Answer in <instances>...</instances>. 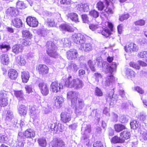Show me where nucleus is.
I'll return each mask as SVG.
<instances>
[{
  "instance_id": "1",
  "label": "nucleus",
  "mask_w": 147,
  "mask_h": 147,
  "mask_svg": "<svg viewBox=\"0 0 147 147\" xmlns=\"http://www.w3.org/2000/svg\"><path fill=\"white\" fill-rule=\"evenodd\" d=\"M90 28L93 31H96L101 34L106 38L109 37L111 34V32L114 30V25L112 22L106 21L102 23V27L97 24H90Z\"/></svg>"
},
{
  "instance_id": "2",
  "label": "nucleus",
  "mask_w": 147,
  "mask_h": 147,
  "mask_svg": "<svg viewBox=\"0 0 147 147\" xmlns=\"http://www.w3.org/2000/svg\"><path fill=\"white\" fill-rule=\"evenodd\" d=\"M57 48L54 44L51 43L48 46V48L46 50L47 53L50 57L55 59L57 58L59 54L57 52Z\"/></svg>"
},
{
  "instance_id": "3",
  "label": "nucleus",
  "mask_w": 147,
  "mask_h": 147,
  "mask_svg": "<svg viewBox=\"0 0 147 147\" xmlns=\"http://www.w3.org/2000/svg\"><path fill=\"white\" fill-rule=\"evenodd\" d=\"M36 70L40 75L44 76L49 73V68L45 64H40L36 66Z\"/></svg>"
},
{
  "instance_id": "4",
  "label": "nucleus",
  "mask_w": 147,
  "mask_h": 147,
  "mask_svg": "<svg viewBox=\"0 0 147 147\" xmlns=\"http://www.w3.org/2000/svg\"><path fill=\"white\" fill-rule=\"evenodd\" d=\"M49 131L53 134L57 133L58 132H62L63 127L61 123L57 122L51 124L49 126Z\"/></svg>"
},
{
  "instance_id": "5",
  "label": "nucleus",
  "mask_w": 147,
  "mask_h": 147,
  "mask_svg": "<svg viewBox=\"0 0 147 147\" xmlns=\"http://www.w3.org/2000/svg\"><path fill=\"white\" fill-rule=\"evenodd\" d=\"M105 1L106 6L103 10L105 16H111L114 12L115 7L113 5H109V1L108 0H104Z\"/></svg>"
},
{
  "instance_id": "6",
  "label": "nucleus",
  "mask_w": 147,
  "mask_h": 147,
  "mask_svg": "<svg viewBox=\"0 0 147 147\" xmlns=\"http://www.w3.org/2000/svg\"><path fill=\"white\" fill-rule=\"evenodd\" d=\"M73 41L77 44H84L85 42V36L81 33L75 34L72 35Z\"/></svg>"
},
{
  "instance_id": "7",
  "label": "nucleus",
  "mask_w": 147,
  "mask_h": 147,
  "mask_svg": "<svg viewBox=\"0 0 147 147\" xmlns=\"http://www.w3.org/2000/svg\"><path fill=\"white\" fill-rule=\"evenodd\" d=\"M72 76L69 75L66 80L65 82V86L68 88H71L74 87L75 86L77 85L76 83V79H73L71 80L72 78ZM79 84L78 85H82V81L81 80H79Z\"/></svg>"
},
{
  "instance_id": "8",
  "label": "nucleus",
  "mask_w": 147,
  "mask_h": 147,
  "mask_svg": "<svg viewBox=\"0 0 147 147\" xmlns=\"http://www.w3.org/2000/svg\"><path fill=\"white\" fill-rule=\"evenodd\" d=\"M59 28L60 31L63 33L66 32H73L75 30V28L72 25L66 24H63L60 25Z\"/></svg>"
},
{
  "instance_id": "9",
  "label": "nucleus",
  "mask_w": 147,
  "mask_h": 147,
  "mask_svg": "<svg viewBox=\"0 0 147 147\" xmlns=\"http://www.w3.org/2000/svg\"><path fill=\"white\" fill-rule=\"evenodd\" d=\"M67 58L69 60H74L77 58L78 54L77 50L72 49L67 51L66 53Z\"/></svg>"
},
{
  "instance_id": "10",
  "label": "nucleus",
  "mask_w": 147,
  "mask_h": 147,
  "mask_svg": "<svg viewBox=\"0 0 147 147\" xmlns=\"http://www.w3.org/2000/svg\"><path fill=\"white\" fill-rule=\"evenodd\" d=\"M50 86L52 91L55 93L61 91V89L63 88V85L57 80L52 82Z\"/></svg>"
},
{
  "instance_id": "11",
  "label": "nucleus",
  "mask_w": 147,
  "mask_h": 147,
  "mask_svg": "<svg viewBox=\"0 0 147 147\" xmlns=\"http://www.w3.org/2000/svg\"><path fill=\"white\" fill-rule=\"evenodd\" d=\"M38 87L42 94L43 96L48 95L49 92L48 85L44 82H39L38 85Z\"/></svg>"
},
{
  "instance_id": "12",
  "label": "nucleus",
  "mask_w": 147,
  "mask_h": 147,
  "mask_svg": "<svg viewBox=\"0 0 147 147\" xmlns=\"http://www.w3.org/2000/svg\"><path fill=\"white\" fill-rule=\"evenodd\" d=\"M125 51L127 53H131L136 52L138 50V46L134 43L131 42L124 46Z\"/></svg>"
},
{
  "instance_id": "13",
  "label": "nucleus",
  "mask_w": 147,
  "mask_h": 147,
  "mask_svg": "<svg viewBox=\"0 0 147 147\" xmlns=\"http://www.w3.org/2000/svg\"><path fill=\"white\" fill-rule=\"evenodd\" d=\"M23 135L25 138L32 139L36 136V132L34 129L29 128L24 131Z\"/></svg>"
},
{
  "instance_id": "14",
  "label": "nucleus",
  "mask_w": 147,
  "mask_h": 147,
  "mask_svg": "<svg viewBox=\"0 0 147 147\" xmlns=\"http://www.w3.org/2000/svg\"><path fill=\"white\" fill-rule=\"evenodd\" d=\"M60 120L64 123L69 122L71 119V116L70 113L67 112H63L60 114Z\"/></svg>"
},
{
  "instance_id": "15",
  "label": "nucleus",
  "mask_w": 147,
  "mask_h": 147,
  "mask_svg": "<svg viewBox=\"0 0 147 147\" xmlns=\"http://www.w3.org/2000/svg\"><path fill=\"white\" fill-rule=\"evenodd\" d=\"M27 24L30 27H35L37 26L38 22L36 18L30 16L28 17L26 19Z\"/></svg>"
},
{
  "instance_id": "16",
  "label": "nucleus",
  "mask_w": 147,
  "mask_h": 147,
  "mask_svg": "<svg viewBox=\"0 0 147 147\" xmlns=\"http://www.w3.org/2000/svg\"><path fill=\"white\" fill-rule=\"evenodd\" d=\"M76 93L74 91H70L67 93V99H71V102L72 105L77 104L78 98L77 97H74L75 96Z\"/></svg>"
},
{
  "instance_id": "17",
  "label": "nucleus",
  "mask_w": 147,
  "mask_h": 147,
  "mask_svg": "<svg viewBox=\"0 0 147 147\" xmlns=\"http://www.w3.org/2000/svg\"><path fill=\"white\" fill-rule=\"evenodd\" d=\"M51 145L52 147H65V144L62 140L55 138L52 141Z\"/></svg>"
},
{
  "instance_id": "18",
  "label": "nucleus",
  "mask_w": 147,
  "mask_h": 147,
  "mask_svg": "<svg viewBox=\"0 0 147 147\" xmlns=\"http://www.w3.org/2000/svg\"><path fill=\"white\" fill-rule=\"evenodd\" d=\"M77 9L81 12H87L89 10V5L87 3H81L76 6Z\"/></svg>"
},
{
  "instance_id": "19",
  "label": "nucleus",
  "mask_w": 147,
  "mask_h": 147,
  "mask_svg": "<svg viewBox=\"0 0 147 147\" xmlns=\"http://www.w3.org/2000/svg\"><path fill=\"white\" fill-rule=\"evenodd\" d=\"M7 75L10 80H16L18 76V73L15 69H10L8 70Z\"/></svg>"
},
{
  "instance_id": "20",
  "label": "nucleus",
  "mask_w": 147,
  "mask_h": 147,
  "mask_svg": "<svg viewBox=\"0 0 147 147\" xmlns=\"http://www.w3.org/2000/svg\"><path fill=\"white\" fill-rule=\"evenodd\" d=\"M12 25L17 28L22 27L23 26V22L20 18L16 17L11 21Z\"/></svg>"
},
{
  "instance_id": "21",
  "label": "nucleus",
  "mask_w": 147,
  "mask_h": 147,
  "mask_svg": "<svg viewBox=\"0 0 147 147\" xmlns=\"http://www.w3.org/2000/svg\"><path fill=\"white\" fill-rule=\"evenodd\" d=\"M27 112V108L24 105H20L18 108V112L21 116H25Z\"/></svg>"
},
{
  "instance_id": "22",
  "label": "nucleus",
  "mask_w": 147,
  "mask_h": 147,
  "mask_svg": "<svg viewBox=\"0 0 147 147\" xmlns=\"http://www.w3.org/2000/svg\"><path fill=\"white\" fill-rule=\"evenodd\" d=\"M8 100L5 98L4 94L2 91L0 92V106L3 107L8 104Z\"/></svg>"
},
{
  "instance_id": "23",
  "label": "nucleus",
  "mask_w": 147,
  "mask_h": 147,
  "mask_svg": "<svg viewBox=\"0 0 147 147\" xmlns=\"http://www.w3.org/2000/svg\"><path fill=\"white\" fill-rule=\"evenodd\" d=\"M79 49L85 52H89L92 49V45L90 43L82 44L79 47Z\"/></svg>"
},
{
  "instance_id": "24",
  "label": "nucleus",
  "mask_w": 147,
  "mask_h": 147,
  "mask_svg": "<svg viewBox=\"0 0 147 147\" xmlns=\"http://www.w3.org/2000/svg\"><path fill=\"white\" fill-rule=\"evenodd\" d=\"M120 137L124 143L125 140L129 139L131 136L130 132L127 131H124L120 133Z\"/></svg>"
},
{
  "instance_id": "25",
  "label": "nucleus",
  "mask_w": 147,
  "mask_h": 147,
  "mask_svg": "<svg viewBox=\"0 0 147 147\" xmlns=\"http://www.w3.org/2000/svg\"><path fill=\"white\" fill-rule=\"evenodd\" d=\"M0 61L1 64L3 65H7L9 63V59L8 55L3 54L0 56Z\"/></svg>"
},
{
  "instance_id": "26",
  "label": "nucleus",
  "mask_w": 147,
  "mask_h": 147,
  "mask_svg": "<svg viewBox=\"0 0 147 147\" xmlns=\"http://www.w3.org/2000/svg\"><path fill=\"white\" fill-rule=\"evenodd\" d=\"M16 8L13 7H10L7 9L5 11L6 14L9 16L13 17L17 15L18 13H16Z\"/></svg>"
},
{
  "instance_id": "27",
  "label": "nucleus",
  "mask_w": 147,
  "mask_h": 147,
  "mask_svg": "<svg viewBox=\"0 0 147 147\" xmlns=\"http://www.w3.org/2000/svg\"><path fill=\"white\" fill-rule=\"evenodd\" d=\"M114 128L116 132L119 133L126 129V127L122 124L117 123L114 125Z\"/></svg>"
},
{
  "instance_id": "28",
  "label": "nucleus",
  "mask_w": 147,
  "mask_h": 147,
  "mask_svg": "<svg viewBox=\"0 0 147 147\" xmlns=\"http://www.w3.org/2000/svg\"><path fill=\"white\" fill-rule=\"evenodd\" d=\"M30 115L33 119H36L37 117L36 110L34 106H32L29 108Z\"/></svg>"
},
{
  "instance_id": "29",
  "label": "nucleus",
  "mask_w": 147,
  "mask_h": 147,
  "mask_svg": "<svg viewBox=\"0 0 147 147\" xmlns=\"http://www.w3.org/2000/svg\"><path fill=\"white\" fill-rule=\"evenodd\" d=\"M22 37L23 38L28 40L31 39L33 37L32 34L27 30H23L22 31Z\"/></svg>"
},
{
  "instance_id": "30",
  "label": "nucleus",
  "mask_w": 147,
  "mask_h": 147,
  "mask_svg": "<svg viewBox=\"0 0 147 147\" xmlns=\"http://www.w3.org/2000/svg\"><path fill=\"white\" fill-rule=\"evenodd\" d=\"M11 49L9 45L5 44L4 43H1L0 44V51L2 53L7 52Z\"/></svg>"
},
{
  "instance_id": "31",
  "label": "nucleus",
  "mask_w": 147,
  "mask_h": 147,
  "mask_svg": "<svg viewBox=\"0 0 147 147\" xmlns=\"http://www.w3.org/2000/svg\"><path fill=\"white\" fill-rule=\"evenodd\" d=\"M67 16L68 18H70L73 21L76 22H79L78 16L76 13H70L68 14Z\"/></svg>"
},
{
  "instance_id": "32",
  "label": "nucleus",
  "mask_w": 147,
  "mask_h": 147,
  "mask_svg": "<svg viewBox=\"0 0 147 147\" xmlns=\"http://www.w3.org/2000/svg\"><path fill=\"white\" fill-rule=\"evenodd\" d=\"M30 77L29 73L28 71H24L22 72L21 77L22 81L23 83H27Z\"/></svg>"
},
{
  "instance_id": "33",
  "label": "nucleus",
  "mask_w": 147,
  "mask_h": 147,
  "mask_svg": "<svg viewBox=\"0 0 147 147\" xmlns=\"http://www.w3.org/2000/svg\"><path fill=\"white\" fill-rule=\"evenodd\" d=\"M16 62L19 65H24L26 63V61L23 57L18 55L16 58Z\"/></svg>"
},
{
  "instance_id": "34",
  "label": "nucleus",
  "mask_w": 147,
  "mask_h": 147,
  "mask_svg": "<svg viewBox=\"0 0 147 147\" xmlns=\"http://www.w3.org/2000/svg\"><path fill=\"white\" fill-rule=\"evenodd\" d=\"M22 49L19 44H16L12 47V51L13 53L17 54L22 51Z\"/></svg>"
},
{
  "instance_id": "35",
  "label": "nucleus",
  "mask_w": 147,
  "mask_h": 147,
  "mask_svg": "<svg viewBox=\"0 0 147 147\" xmlns=\"http://www.w3.org/2000/svg\"><path fill=\"white\" fill-rule=\"evenodd\" d=\"M123 141L121 140L120 137H118L117 136H115L112 138L111 140V142L112 143H122Z\"/></svg>"
},
{
  "instance_id": "36",
  "label": "nucleus",
  "mask_w": 147,
  "mask_h": 147,
  "mask_svg": "<svg viewBox=\"0 0 147 147\" xmlns=\"http://www.w3.org/2000/svg\"><path fill=\"white\" fill-rule=\"evenodd\" d=\"M125 73L128 76L131 78L135 77L136 75V72L133 69L128 68L126 69Z\"/></svg>"
},
{
  "instance_id": "37",
  "label": "nucleus",
  "mask_w": 147,
  "mask_h": 147,
  "mask_svg": "<svg viewBox=\"0 0 147 147\" xmlns=\"http://www.w3.org/2000/svg\"><path fill=\"white\" fill-rule=\"evenodd\" d=\"M40 146L42 147H46L47 142L46 139L44 138H39L37 140Z\"/></svg>"
},
{
  "instance_id": "38",
  "label": "nucleus",
  "mask_w": 147,
  "mask_h": 147,
  "mask_svg": "<svg viewBox=\"0 0 147 147\" xmlns=\"http://www.w3.org/2000/svg\"><path fill=\"white\" fill-rule=\"evenodd\" d=\"M23 92L22 90H15L14 91V94L15 96L18 98L20 100L24 99L23 96Z\"/></svg>"
},
{
  "instance_id": "39",
  "label": "nucleus",
  "mask_w": 147,
  "mask_h": 147,
  "mask_svg": "<svg viewBox=\"0 0 147 147\" xmlns=\"http://www.w3.org/2000/svg\"><path fill=\"white\" fill-rule=\"evenodd\" d=\"M105 5L104 3L100 1L98 2L96 4V8L99 11H102L105 8Z\"/></svg>"
},
{
  "instance_id": "40",
  "label": "nucleus",
  "mask_w": 147,
  "mask_h": 147,
  "mask_svg": "<svg viewBox=\"0 0 147 147\" xmlns=\"http://www.w3.org/2000/svg\"><path fill=\"white\" fill-rule=\"evenodd\" d=\"M53 99L55 102H57L60 105L63 103L64 101V98L61 96H56L53 98Z\"/></svg>"
},
{
  "instance_id": "41",
  "label": "nucleus",
  "mask_w": 147,
  "mask_h": 147,
  "mask_svg": "<svg viewBox=\"0 0 147 147\" xmlns=\"http://www.w3.org/2000/svg\"><path fill=\"white\" fill-rule=\"evenodd\" d=\"M78 100V105L76 107V110L78 108L80 109H82L84 107V101L83 99L79 98Z\"/></svg>"
},
{
  "instance_id": "42",
  "label": "nucleus",
  "mask_w": 147,
  "mask_h": 147,
  "mask_svg": "<svg viewBox=\"0 0 147 147\" xmlns=\"http://www.w3.org/2000/svg\"><path fill=\"white\" fill-rule=\"evenodd\" d=\"M16 7L20 9H25L27 7L26 4L23 1H18L16 3Z\"/></svg>"
},
{
  "instance_id": "43",
  "label": "nucleus",
  "mask_w": 147,
  "mask_h": 147,
  "mask_svg": "<svg viewBox=\"0 0 147 147\" xmlns=\"http://www.w3.org/2000/svg\"><path fill=\"white\" fill-rule=\"evenodd\" d=\"M129 65L131 67H133L136 70H139L140 69V67L139 64L133 61H130L129 63Z\"/></svg>"
},
{
  "instance_id": "44",
  "label": "nucleus",
  "mask_w": 147,
  "mask_h": 147,
  "mask_svg": "<svg viewBox=\"0 0 147 147\" xmlns=\"http://www.w3.org/2000/svg\"><path fill=\"white\" fill-rule=\"evenodd\" d=\"M146 21L143 19H140L134 22V24L136 26H142L145 25Z\"/></svg>"
},
{
  "instance_id": "45",
  "label": "nucleus",
  "mask_w": 147,
  "mask_h": 147,
  "mask_svg": "<svg viewBox=\"0 0 147 147\" xmlns=\"http://www.w3.org/2000/svg\"><path fill=\"white\" fill-rule=\"evenodd\" d=\"M89 15L94 18H98L99 16V13L97 11L95 10H92L89 12Z\"/></svg>"
},
{
  "instance_id": "46",
  "label": "nucleus",
  "mask_w": 147,
  "mask_h": 147,
  "mask_svg": "<svg viewBox=\"0 0 147 147\" xmlns=\"http://www.w3.org/2000/svg\"><path fill=\"white\" fill-rule=\"evenodd\" d=\"M138 56L140 58H147V51H144L140 52L138 53ZM146 61L147 63V59L146 60Z\"/></svg>"
},
{
  "instance_id": "47",
  "label": "nucleus",
  "mask_w": 147,
  "mask_h": 147,
  "mask_svg": "<svg viewBox=\"0 0 147 147\" xmlns=\"http://www.w3.org/2000/svg\"><path fill=\"white\" fill-rule=\"evenodd\" d=\"M95 95L98 96H101L103 95V93L101 90L98 87H96L95 89Z\"/></svg>"
},
{
  "instance_id": "48",
  "label": "nucleus",
  "mask_w": 147,
  "mask_h": 147,
  "mask_svg": "<svg viewBox=\"0 0 147 147\" xmlns=\"http://www.w3.org/2000/svg\"><path fill=\"white\" fill-rule=\"evenodd\" d=\"M130 125L131 128L134 129H136L138 127V123L136 120H134L131 122Z\"/></svg>"
},
{
  "instance_id": "49",
  "label": "nucleus",
  "mask_w": 147,
  "mask_h": 147,
  "mask_svg": "<svg viewBox=\"0 0 147 147\" xmlns=\"http://www.w3.org/2000/svg\"><path fill=\"white\" fill-rule=\"evenodd\" d=\"M88 64L91 71L94 72L95 71L96 69L94 67V65L91 60H89L88 61Z\"/></svg>"
},
{
  "instance_id": "50",
  "label": "nucleus",
  "mask_w": 147,
  "mask_h": 147,
  "mask_svg": "<svg viewBox=\"0 0 147 147\" xmlns=\"http://www.w3.org/2000/svg\"><path fill=\"white\" fill-rule=\"evenodd\" d=\"M129 17V15L128 13L124 14L119 16V20L121 22L128 19Z\"/></svg>"
},
{
  "instance_id": "51",
  "label": "nucleus",
  "mask_w": 147,
  "mask_h": 147,
  "mask_svg": "<svg viewBox=\"0 0 147 147\" xmlns=\"http://www.w3.org/2000/svg\"><path fill=\"white\" fill-rule=\"evenodd\" d=\"M113 93L112 92L109 93L106 97V100L107 101L111 102L112 99L113 98Z\"/></svg>"
},
{
  "instance_id": "52",
  "label": "nucleus",
  "mask_w": 147,
  "mask_h": 147,
  "mask_svg": "<svg viewBox=\"0 0 147 147\" xmlns=\"http://www.w3.org/2000/svg\"><path fill=\"white\" fill-rule=\"evenodd\" d=\"M71 0H60V3L63 5H69L71 4Z\"/></svg>"
},
{
  "instance_id": "53",
  "label": "nucleus",
  "mask_w": 147,
  "mask_h": 147,
  "mask_svg": "<svg viewBox=\"0 0 147 147\" xmlns=\"http://www.w3.org/2000/svg\"><path fill=\"white\" fill-rule=\"evenodd\" d=\"M135 90L138 93L142 94L144 93V91L142 88H140L139 86H135L134 87Z\"/></svg>"
},
{
  "instance_id": "54",
  "label": "nucleus",
  "mask_w": 147,
  "mask_h": 147,
  "mask_svg": "<svg viewBox=\"0 0 147 147\" xmlns=\"http://www.w3.org/2000/svg\"><path fill=\"white\" fill-rule=\"evenodd\" d=\"M93 146V147H104L101 142L99 141L94 142Z\"/></svg>"
},
{
  "instance_id": "55",
  "label": "nucleus",
  "mask_w": 147,
  "mask_h": 147,
  "mask_svg": "<svg viewBox=\"0 0 147 147\" xmlns=\"http://www.w3.org/2000/svg\"><path fill=\"white\" fill-rule=\"evenodd\" d=\"M83 21L84 23H87L88 22V17L87 15L86 14H82L81 16Z\"/></svg>"
},
{
  "instance_id": "56",
  "label": "nucleus",
  "mask_w": 147,
  "mask_h": 147,
  "mask_svg": "<svg viewBox=\"0 0 147 147\" xmlns=\"http://www.w3.org/2000/svg\"><path fill=\"white\" fill-rule=\"evenodd\" d=\"M141 137L142 139L144 141H147V131H144L141 133Z\"/></svg>"
},
{
  "instance_id": "57",
  "label": "nucleus",
  "mask_w": 147,
  "mask_h": 147,
  "mask_svg": "<svg viewBox=\"0 0 147 147\" xmlns=\"http://www.w3.org/2000/svg\"><path fill=\"white\" fill-rule=\"evenodd\" d=\"M22 44L23 45L26 46L30 45L31 44V42L29 40L25 39L24 38L22 41Z\"/></svg>"
},
{
  "instance_id": "58",
  "label": "nucleus",
  "mask_w": 147,
  "mask_h": 147,
  "mask_svg": "<svg viewBox=\"0 0 147 147\" xmlns=\"http://www.w3.org/2000/svg\"><path fill=\"white\" fill-rule=\"evenodd\" d=\"M25 88L27 93L29 94L32 91V86L30 85H26Z\"/></svg>"
},
{
  "instance_id": "59",
  "label": "nucleus",
  "mask_w": 147,
  "mask_h": 147,
  "mask_svg": "<svg viewBox=\"0 0 147 147\" xmlns=\"http://www.w3.org/2000/svg\"><path fill=\"white\" fill-rule=\"evenodd\" d=\"M123 25L122 24H121L117 26V29L118 33L121 34L123 31Z\"/></svg>"
},
{
  "instance_id": "60",
  "label": "nucleus",
  "mask_w": 147,
  "mask_h": 147,
  "mask_svg": "<svg viewBox=\"0 0 147 147\" xmlns=\"http://www.w3.org/2000/svg\"><path fill=\"white\" fill-rule=\"evenodd\" d=\"M72 66L73 67L74 71V72L77 71L78 70V68L77 67L76 65L75 64H71L70 65H69L68 66V68H69V69H71Z\"/></svg>"
},
{
  "instance_id": "61",
  "label": "nucleus",
  "mask_w": 147,
  "mask_h": 147,
  "mask_svg": "<svg viewBox=\"0 0 147 147\" xmlns=\"http://www.w3.org/2000/svg\"><path fill=\"white\" fill-rule=\"evenodd\" d=\"M106 69L107 73L112 74L113 72V69L111 66H107Z\"/></svg>"
},
{
  "instance_id": "62",
  "label": "nucleus",
  "mask_w": 147,
  "mask_h": 147,
  "mask_svg": "<svg viewBox=\"0 0 147 147\" xmlns=\"http://www.w3.org/2000/svg\"><path fill=\"white\" fill-rule=\"evenodd\" d=\"M138 63L140 66L145 67L147 66V63L144 61L139 60L138 61Z\"/></svg>"
},
{
  "instance_id": "63",
  "label": "nucleus",
  "mask_w": 147,
  "mask_h": 147,
  "mask_svg": "<svg viewBox=\"0 0 147 147\" xmlns=\"http://www.w3.org/2000/svg\"><path fill=\"white\" fill-rule=\"evenodd\" d=\"M85 73V71L84 70L82 69H80L79 71V76H81L84 75Z\"/></svg>"
},
{
  "instance_id": "64",
  "label": "nucleus",
  "mask_w": 147,
  "mask_h": 147,
  "mask_svg": "<svg viewBox=\"0 0 147 147\" xmlns=\"http://www.w3.org/2000/svg\"><path fill=\"white\" fill-rule=\"evenodd\" d=\"M18 146L20 147H23L24 146V144L22 141L18 140Z\"/></svg>"
}]
</instances>
